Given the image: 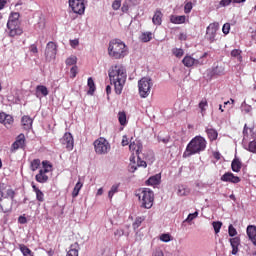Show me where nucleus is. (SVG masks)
<instances>
[{
  "label": "nucleus",
  "mask_w": 256,
  "mask_h": 256,
  "mask_svg": "<svg viewBox=\"0 0 256 256\" xmlns=\"http://www.w3.org/2000/svg\"><path fill=\"white\" fill-rule=\"evenodd\" d=\"M108 77L110 79V84L114 85L116 95H121L125 83H127V69H125V66L122 64L112 66L108 71Z\"/></svg>",
  "instance_id": "1"
},
{
  "label": "nucleus",
  "mask_w": 256,
  "mask_h": 256,
  "mask_svg": "<svg viewBox=\"0 0 256 256\" xmlns=\"http://www.w3.org/2000/svg\"><path fill=\"white\" fill-rule=\"evenodd\" d=\"M205 149H207V140L203 136H196L186 146L183 157L186 159L192 155H199L203 153Z\"/></svg>",
  "instance_id": "2"
},
{
  "label": "nucleus",
  "mask_w": 256,
  "mask_h": 256,
  "mask_svg": "<svg viewBox=\"0 0 256 256\" xmlns=\"http://www.w3.org/2000/svg\"><path fill=\"white\" fill-rule=\"evenodd\" d=\"M108 55L114 59H123L127 55V45L119 39L110 41Z\"/></svg>",
  "instance_id": "3"
},
{
  "label": "nucleus",
  "mask_w": 256,
  "mask_h": 256,
  "mask_svg": "<svg viewBox=\"0 0 256 256\" xmlns=\"http://www.w3.org/2000/svg\"><path fill=\"white\" fill-rule=\"evenodd\" d=\"M137 197L139 202L141 203V207L144 209H151L153 207V201H155V194L148 188L141 190Z\"/></svg>",
  "instance_id": "4"
},
{
  "label": "nucleus",
  "mask_w": 256,
  "mask_h": 256,
  "mask_svg": "<svg viewBox=\"0 0 256 256\" xmlns=\"http://www.w3.org/2000/svg\"><path fill=\"white\" fill-rule=\"evenodd\" d=\"M153 87V80L151 78L143 77L138 81V91L142 99H147L151 95V88Z\"/></svg>",
  "instance_id": "5"
},
{
  "label": "nucleus",
  "mask_w": 256,
  "mask_h": 256,
  "mask_svg": "<svg viewBox=\"0 0 256 256\" xmlns=\"http://www.w3.org/2000/svg\"><path fill=\"white\" fill-rule=\"evenodd\" d=\"M94 149L97 155H107L111 151V144L107 139L100 137L94 141Z\"/></svg>",
  "instance_id": "6"
},
{
  "label": "nucleus",
  "mask_w": 256,
  "mask_h": 256,
  "mask_svg": "<svg viewBox=\"0 0 256 256\" xmlns=\"http://www.w3.org/2000/svg\"><path fill=\"white\" fill-rule=\"evenodd\" d=\"M7 29L9 37H19L23 35V28H21V23L19 21L10 20L7 22Z\"/></svg>",
  "instance_id": "7"
},
{
  "label": "nucleus",
  "mask_w": 256,
  "mask_h": 256,
  "mask_svg": "<svg viewBox=\"0 0 256 256\" xmlns=\"http://www.w3.org/2000/svg\"><path fill=\"white\" fill-rule=\"evenodd\" d=\"M68 3L70 9L76 15H83L85 13V3H87V0H69Z\"/></svg>",
  "instance_id": "8"
},
{
  "label": "nucleus",
  "mask_w": 256,
  "mask_h": 256,
  "mask_svg": "<svg viewBox=\"0 0 256 256\" xmlns=\"http://www.w3.org/2000/svg\"><path fill=\"white\" fill-rule=\"evenodd\" d=\"M60 143L65 147L67 151H73V148L75 147V140L73 139V134L66 132L60 139Z\"/></svg>",
  "instance_id": "9"
},
{
  "label": "nucleus",
  "mask_w": 256,
  "mask_h": 256,
  "mask_svg": "<svg viewBox=\"0 0 256 256\" xmlns=\"http://www.w3.org/2000/svg\"><path fill=\"white\" fill-rule=\"evenodd\" d=\"M217 31H219V23L214 22L209 24L206 29V37L210 43L215 42V37H217Z\"/></svg>",
  "instance_id": "10"
},
{
  "label": "nucleus",
  "mask_w": 256,
  "mask_h": 256,
  "mask_svg": "<svg viewBox=\"0 0 256 256\" xmlns=\"http://www.w3.org/2000/svg\"><path fill=\"white\" fill-rule=\"evenodd\" d=\"M57 55V44L55 42L50 41L46 45L45 49V57L47 61H51V59H55Z\"/></svg>",
  "instance_id": "11"
},
{
  "label": "nucleus",
  "mask_w": 256,
  "mask_h": 256,
  "mask_svg": "<svg viewBox=\"0 0 256 256\" xmlns=\"http://www.w3.org/2000/svg\"><path fill=\"white\" fill-rule=\"evenodd\" d=\"M5 184H1L0 185V201H3V197L4 199H11V201H14L15 199V190L14 189H7L6 190V195H5Z\"/></svg>",
  "instance_id": "12"
},
{
  "label": "nucleus",
  "mask_w": 256,
  "mask_h": 256,
  "mask_svg": "<svg viewBox=\"0 0 256 256\" xmlns=\"http://www.w3.org/2000/svg\"><path fill=\"white\" fill-rule=\"evenodd\" d=\"M17 149H25V134H20L17 136L15 142L11 146L12 153L17 151Z\"/></svg>",
  "instance_id": "13"
},
{
  "label": "nucleus",
  "mask_w": 256,
  "mask_h": 256,
  "mask_svg": "<svg viewBox=\"0 0 256 256\" xmlns=\"http://www.w3.org/2000/svg\"><path fill=\"white\" fill-rule=\"evenodd\" d=\"M220 180L224 183H241V178L239 176H235V174L231 172H226L224 175L221 176Z\"/></svg>",
  "instance_id": "14"
},
{
  "label": "nucleus",
  "mask_w": 256,
  "mask_h": 256,
  "mask_svg": "<svg viewBox=\"0 0 256 256\" xmlns=\"http://www.w3.org/2000/svg\"><path fill=\"white\" fill-rule=\"evenodd\" d=\"M129 150L131 151L132 155H141L143 151V144L139 140L130 142Z\"/></svg>",
  "instance_id": "15"
},
{
  "label": "nucleus",
  "mask_w": 256,
  "mask_h": 256,
  "mask_svg": "<svg viewBox=\"0 0 256 256\" xmlns=\"http://www.w3.org/2000/svg\"><path fill=\"white\" fill-rule=\"evenodd\" d=\"M13 122V116L6 114L5 112H0V123H2V125L9 128L11 125H13Z\"/></svg>",
  "instance_id": "16"
},
{
  "label": "nucleus",
  "mask_w": 256,
  "mask_h": 256,
  "mask_svg": "<svg viewBox=\"0 0 256 256\" xmlns=\"http://www.w3.org/2000/svg\"><path fill=\"white\" fill-rule=\"evenodd\" d=\"M182 63L184 65V67H193V65H201V63L199 62V60L189 56V55H186L183 60H182Z\"/></svg>",
  "instance_id": "17"
},
{
  "label": "nucleus",
  "mask_w": 256,
  "mask_h": 256,
  "mask_svg": "<svg viewBox=\"0 0 256 256\" xmlns=\"http://www.w3.org/2000/svg\"><path fill=\"white\" fill-rule=\"evenodd\" d=\"M230 245L232 247V255L239 253V246L241 245V238L234 237L230 239Z\"/></svg>",
  "instance_id": "18"
},
{
  "label": "nucleus",
  "mask_w": 256,
  "mask_h": 256,
  "mask_svg": "<svg viewBox=\"0 0 256 256\" xmlns=\"http://www.w3.org/2000/svg\"><path fill=\"white\" fill-rule=\"evenodd\" d=\"M205 133L207 134L210 143H213V141H217V137H219V132H217V130H215L214 128L206 127Z\"/></svg>",
  "instance_id": "19"
},
{
  "label": "nucleus",
  "mask_w": 256,
  "mask_h": 256,
  "mask_svg": "<svg viewBox=\"0 0 256 256\" xmlns=\"http://www.w3.org/2000/svg\"><path fill=\"white\" fill-rule=\"evenodd\" d=\"M246 233L253 245H256V226L249 225L246 229Z\"/></svg>",
  "instance_id": "20"
},
{
  "label": "nucleus",
  "mask_w": 256,
  "mask_h": 256,
  "mask_svg": "<svg viewBox=\"0 0 256 256\" xmlns=\"http://www.w3.org/2000/svg\"><path fill=\"white\" fill-rule=\"evenodd\" d=\"M21 124L23 129L29 131V129H32L33 127V119L29 116H23L21 119Z\"/></svg>",
  "instance_id": "21"
},
{
  "label": "nucleus",
  "mask_w": 256,
  "mask_h": 256,
  "mask_svg": "<svg viewBox=\"0 0 256 256\" xmlns=\"http://www.w3.org/2000/svg\"><path fill=\"white\" fill-rule=\"evenodd\" d=\"M38 183H47L49 176H47V170H39V173L35 176Z\"/></svg>",
  "instance_id": "22"
},
{
  "label": "nucleus",
  "mask_w": 256,
  "mask_h": 256,
  "mask_svg": "<svg viewBox=\"0 0 256 256\" xmlns=\"http://www.w3.org/2000/svg\"><path fill=\"white\" fill-rule=\"evenodd\" d=\"M152 23L154 25H161V23H163V13L161 10H156L152 18Z\"/></svg>",
  "instance_id": "23"
},
{
  "label": "nucleus",
  "mask_w": 256,
  "mask_h": 256,
  "mask_svg": "<svg viewBox=\"0 0 256 256\" xmlns=\"http://www.w3.org/2000/svg\"><path fill=\"white\" fill-rule=\"evenodd\" d=\"M32 189L34 193H36L37 201L43 203V201H45V194L43 193V191H41L37 186H35V184L32 185Z\"/></svg>",
  "instance_id": "24"
},
{
  "label": "nucleus",
  "mask_w": 256,
  "mask_h": 256,
  "mask_svg": "<svg viewBox=\"0 0 256 256\" xmlns=\"http://www.w3.org/2000/svg\"><path fill=\"white\" fill-rule=\"evenodd\" d=\"M241 167H243L241 160H239V158H235L231 163L232 171H234V173H239V171H241Z\"/></svg>",
  "instance_id": "25"
},
{
  "label": "nucleus",
  "mask_w": 256,
  "mask_h": 256,
  "mask_svg": "<svg viewBox=\"0 0 256 256\" xmlns=\"http://www.w3.org/2000/svg\"><path fill=\"white\" fill-rule=\"evenodd\" d=\"M67 256H79V244H72L67 252Z\"/></svg>",
  "instance_id": "26"
},
{
  "label": "nucleus",
  "mask_w": 256,
  "mask_h": 256,
  "mask_svg": "<svg viewBox=\"0 0 256 256\" xmlns=\"http://www.w3.org/2000/svg\"><path fill=\"white\" fill-rule=\"evenodd\" d=\"M198 107L200 109V113L202 115H205L206 111H207V107H209V102H207V98H203L199 104Z\"/></svg>",
  "instance_id": "27"
},
{
  "label": "nucleus",
  "mask_w": 256,
  "mask_h": 256,
  "mask_svg": "<svg viewBox=\"0 0 256 256\" xmlns=\"http://www.w3.org/2000/svg\"><path fill=\"white\" fill-rule=\"evenodd\" d=\"M185 16H176V15H172L170 17V21L174 24V25H181L182 23H185Z\"/></svg>",
  "instance_id": "28"
},
{
  "label": "nucleus",
  "mask_w": 256,
  "mask_h": 256,
  "mask_svg": "<svg viewBox=\"0 0 256 256\" xmlns=\"http://www.w3.org/2000/svg\"><path fill=\"white\" fill-rule=\"evenodd\" d=\"M160 181H161V176L160 175H154V176H151L146 181V184L147 185H159Z\"/></svg>",
  "instance_id": "29"
},
{
  "label": "nucleus",
  "mask_w": 256,
  "mask_h": 256,
  "mask_svg": "<svg viewBox=\"0 0 256 256\" xmlns=\"http://www.w3.org/2000/svg\"><path fill=\"white\" fill-rule=\"evenodd\" d=\"M87 85H88V87H89L88 95H93V93H95V90H96L97 88L95 87V81L93 80L92 77H89V78H88Z\"/></svg>",
  "instance_id": "30"
},
{
  "label": "nucleus",
  "mask_w": 256,
  "mask_h": 256,
  "mask_svg": "<svg viewBox=\"0 0 256 256\" xmlns=\"http://www.w3.org/2000/svg\"><path fill=\"white\" fill-rule=\"evenodd\" d=\"M19 249L24 256H34L33 251H31V249L24 244H20Z\"/></svg>",
  "instance_id": "31"
},
{
  "label": "nucleus",
  "mask_w": 256,
  "mask_h": 256,
  "mask_svg": "<svg viewBox=\"0 0 256 256\" xmlns=\"http://www.w3.org/2000/svg\"><path fill=\"white\" fill-rule=\"evenodd\" d=\"M13 209V202H7V207L4 204H0V213H11Z\"/></svg>",
  "instance_id": "32"
},
{
  "label": "nucleus",
  "mask_w": 256,
  "mask_h": 256,
  "mask_svg": "<svg viewBox=\"0 0 256 256\" xmlns=\"http://www.w3.org/2000/svg\"><path fill=\"white\" fill-rule=\"evenodd\" d=\"M242 51L239 49H234L231 51V57H234L235 59H237V61H239V63H241V61H243V56H241Z\"/></svg>",
  "instance_id": "33"
},
{
  "label": "nucleus",
  "mask_w": 256,
  "mask_h": 256,
  "mask_svg": "<svg viewBox=\"0 0 256 256\" xmlns=\"http://www.w3.org/2000/svg\"><path fill=\"white\" fill-rule=\"evenodd\" d=\"M83 187V183H81V181H78L72 191V197L75 198L79 195V192L81 191Z\"/></svg>",
  "instance_id": "34"
},
{
  "label": "nucleus",
  "mask_w": 256,
  "mask_h": 256,
  "mask_svg": "<svg viewBox=\"0 0 256 256\" xmlns=\"http://www.w3.org/2000/svg\"><path fill=\"white\" fill-rule=\"evenodd\" d=\"M118 121L120 125H127V114L125 113V111L118 113Z\"/></svg>",
  "instance_id": "35"
},
{
  "label": "nucleus",
  "mask_w": 256,
  "mask_h": 256,
  "mask_svg": "<svg viewBox=\"0 0 256 256\" xmlns=\"http://www.w3.org/2000/svg\"><path fill=\"white\" fill-rule=\"evenodd\" d=\"M42 167H43V169H41V170L46 171V173L53 171V165H51L50 161L44 160L42 162Z\"/></svg>",
  "instance_id": "36"
},
{
  "label": "nucleus",
  "mask_w": 256,
  "mask_h": 256,
  "mask_svg": "<svg viewBox=\"0 0 256 256\" xmlns=\"http://www.w3.org/2000/svg\"><path fill=\"white\" fill-rule=\"evenodd\" d=\"M143 221H145V217H143V216L136 217L135 221L132 224L133 229H139V227H141V223H143Z\"/></svg>",
  "instance_id": "37"
},
{
  "label": "nucleus",
  "mask_w": 256,
  "mask_h": 256,
  "mask_svg": "<svg viewBox=\"0 0 256 256\" xmlns=\"http://www.w3.org/2000/svg\"><path fill=\"white\" fill-rule=\"evenodd\" d=\"M36 91L38 93H41L44 97H47L49 95V90L47 89V86L39 85L36 87Z\"/></svg>",
  "instance_id": "38"
},
{
  "label": "nucleus",
  "mask_w": 256,
  "mask_h": 256,
  "mask_svg": "<svg viewBox=\"0 0 256 256\" xmlns=\"http://www.w3.org/2000/svg\"><path fill=\"white\" fill-rule=\"evenodd\" d=\"M39 167H41V160H39V159L32 160V162L30 164L31 171H37V169H39Z\"/></svg>",
  "instance_id": "39"
},
{
  "label": "nucleus",
  "mask_w": 256,
  "mask_h": 256,
  "mask_svg": "<svg viewBox=\"0 0 256 256\" xmlns=\"http://www.w3.org/2000/svg\"><path fill=\"white\" fill-rule=\"evenodd\" d=\"M151 39H153V34L150 32L142 33L141 41H143V43H149Z\"/></svg>",
  "instance_id": "40"
},
{
  "label": "nucleus",
  "mask_w": 256,
  "mask_h": 256,
  "mask_svg": "<svg viewBox=\"0 0 256 256\" xmlns=\"http://www.w3.org/2000/svg\"><path fill=\"white\" fill-rule=\"evenodd\" d=\"M212 227L217 235L221 231V227H223V223L220 221H216L212 223Z\"/></svg>",
  "instance_id": "41"
},
{
  "label": "nucleus",
  "mask_w": 256,
  "mask_h": 256,
  "mask_svg": "<svg viewBox=\"0 0 256 256\" xmlns=\"http://www.w3.org/2000/svg\"><path fill=\"white\" fill-rule=\"evenodd\" d=\"M118 191H119V185L117 184L113 185L110 191L108 192L109 199H113V195H115V193H118Z\"/></svg>",
  "instance_id": "42"
},
{
  "label": "nucleus",
  "mask_w": 256,
  "mask_h": 256,
  "mask_svg": "<svg viewBox=\"0 0 256 256\" xmlns=\"http://www.w3.org/2000/svg\"><path fill=\"white\" fill-rule=\"evenodd\" d=\"M137 167H147V162L143 160V157H141V154L137 155Z\"/></svg>",
  "instance_id": "43"
},
{
  "label": "nucleus",
  "mask_w": 256,
  "mask_h": 256,
  "mask_svg": "<svg viewBox=\"0 0 256 256\" xmlns=\"http://www.w3.org/2000/svg\"><path fill=\"white\" fill-rule=\"evenodd\" d=\"M172 53L173 55H175V57H178V59H181V57L184 55L185 52L181 48H174L172 50Z\"/></svg>",
  "instance_id": "44"
},
{
  "label": "nucleus",
  "mask_w": 256,
  "mask_h": 256,
  "mask_svg": "<svg viewBox=\"0 0 256 256\" xmlns=\"http://www.w3.org/2000/svg\"><path fill=\"white\" fill-rule=\"evenodd\" d=\"M66 65L68 66L77 65V56H70L69 58H67Z\"/></svg>",
  "instance_id": "45"
},
{
  "label": "nucleus",
  "mask_w": 256,
  "mask_h": 256,
  "mask_svg": "<svg viewBox=\"0 0 256 256\" xmlns=\"http://www.w3.org/2000/svg\"><path fill=\"white\" fill-rule=\"evenodd\" d=\"M228 235L230 237H235V235H237V229H235V227H233L232 224L228 226Z\"/></svg>",
  "instance_id": "46"
},
{
  "label": "nucleus",
  "mask_w": 256,
  "mask_h": 256,
  "mask_svg": "<svg viewBox=\"0 0 256 256\" xmlns=\"http://www.w3.org/2000/svg\"><path fill=\"white\" fill-rule=\"evenodd\" d=\"M248 151H250V153H256V140H253L249 143Z\"/></svg>",
  "instance_id": "47"
},
{
  "label": "nucleus",
  "mask_w": 256,
  "mask_h": 256,
  "mask_svg": "<svg viewBox=\"0 0 256 256\" xmlns=\"http://www.w3.org/2000/svg\"><path fill=\"white\" fill-rule=\"evenodd\" d=\"M160 241H163V243H169V241H171V234H162L160 236Z\"/></svg>",
  "instance_id": "48"
},
{
  "label": "nucleus",
  "mask_w": 256,
  "mask_h": 256,
  "mask_svg": "<svg viewBox=\"0 0 256 256\" xmlns=\"http://www.w3.org/2000/svg\"><path fill=\"white\" fill-rule=\"evenodd\" d=\"M19 12H12L11 15L9 16L8 21H19Z\"/></svg>",
  "instance_id": "49"
},
{
  "label": "nucleus",
  "mask_w": 256,
  "mask_h": 256,
  "mask_svg": "<svg viewBox=\"0 0 256 256\" xmlns=\"http://www.w3.org/2000/svg\"><path fill=\"white\" fill-rule=\"evenodd\" d=\"M112 9L114 11H119V9H121V0H115L113 3H112Z\"/></svg>",
  "instance_id": "50"
},
{
  "label": "nucleus",
  "mask_w": 256,
  "mask_h": 256,
  "mask_svg": "<svg viewBox=\"0 0 256 256\" xmlns=\"http://www.w3.org/2000/svg\"><path fill=\"white\" fill-rule=\"evenodd\" d=\"M79 71V68L77 67V65H74L71 69H70V73H71V78L75 79V77H77V73Z\"/></svg>",
  "instance_id": "51"
},
{
  "label": "nucleus",
  "mask_w": 256,
  "mask_h": 256,
  "mask_svg": "<svg viewBox=\"0 0 256 256\" xmlns=\"http://www.w3.org/2000/svg\"><path fill=\"white\" fill-rule=\"evenodd\" d=\"M177 193H178V195H179L180 197H183V196L187 195V193H189V192L187 191V189H185V187L179 186Z\"/></svg>",
  "instance_id": "52"
},
{
  "label": "nucleus",
  "mask_w": 256,
  "mask_h": 256,
  "mask_svg": "<svg viewBox=\"0 0 256 256\" xmlns=\"http://www.w3.org/2000/svg\"><path fill=\"white\" fill-rule=\"evenodd\" d=\"M229 31H231V24H224L222 27V32L224 33V35H229Z\"/></svg>",
  "instance_id": "53"
},
{
  "label": "nucleus",
  "mask_w": 256,
  "mask_h": 256,
  "mask_svg": "<svg viewBox=\"0 0 256 256\" xmlns=\"http://www.w3.org/2000/svg\"><path fill=\"white\" fill-rule=\"evenodd\" d=\"M193 9V3L187 2L184 6V13L188 14Z\"/></svg>",
  "instance_id": "54"
},
{
  "label": "nucleus",
  "mask_w": 256,
  "mask_h": 256,
  "mask_svg": "<svg viewBox=\"0 0 256 256\" xmlns=\"http://www.w3.org/2000/svg\"><path fill=\"white\" fill-rule=\"evenodd\" d=\"M233 3V0H221L220 1V6L221 7H227V6H229L230 4H232Z\"/></svg>",
  "instance_id": "55"
},
{
  "label": "nucleus",
  "mask_w": 256,
  "mask_h": 256,
  "mask_svg": "<svg viewBox=\"0 0 256 256\" xmlns=\"http://www.w3.org/2000/svg\"><path fill=\"white\" fill-rule=\"evenodd\" d=\"M115 237H123V235H125V231L123 229H117L114 232Z\"/></svg>",
  "instance_id": "56"
},
{
  "label": "nucleus",
  "mask_w": 256,
  "mask_h": 256,
  "mask_svg": "<svg viewBox=\"0 0 256 256\" xmlns=\"http://www.w3.org/2000/svg\"><path fill=\"white\" fill-rule=\"evenodd\" d=\"M197 215H199L198 212H194L192 214H189L186 221H193V219H196Z\"/></svg>",
  "instance_id": "57"
},
{
  "label": "nucleus",
  "mask_w": 256,
  "mask_h": 256,
  "mask_svg": "<svg viewBox=\"0 0 256 256\" xmlns=\"http://www.w3.org/2000/svg\"><path fill=\"white\" fill-rule=\"evenodd\" d=\"M129 145V138L127 136L122 137V147H127Z\"/></svg>",
  "instance_id": "58"
},
{
  "label": "nucleus",
  "mask_w": 256,
  "mask_h": 256,
  "mask_svg": "<svg viewBox=\"0 0 256 256\" xmlns=\"http://www.w3.org/2000/svg\"><path fill=\"white\" fill-rule=\"evenodd\" d=\"M248 131L251 132V131H253V129H250L249 127H247V124H245L244 130H243V135H244L245 137H247V135H249Z\"/></svg>",
  "instance_id": "59"
},
{
  "label": "nucleus",
  "mask_w": 256,
  "mask_h": 256,
  "mask_svg": "<svg viewBox=\"0 0 256 256\" xmlns=\"http://www.w3.org/2000/svg\"><path fill=\"white\" fill-rule=\"evenodd\" d=\"M242 107H243L244 113H251V106L250 105L245 104Z\"/></svg>",
  "instance_id": "60"
},
{
  "label": "nucleus",
  "mask_w": 256,
  "mask_h": 256,
  "mask_svg": "<svg viewBox=\"0 0 256 256\" xmlns=\"http://www.w3.org/2000/svg\"><path fill=\"white\" fill-rule=\"evenodd\" d=\"M70 45L73 48L77 47V45H79V40H77V39L70 40Z\"/></svg>",
  "instance_id": "61"
},
{
  "label": "nucleus",
  "mask_w": 256,
  "mask_h": 256,
  "mask_svg": "<svg viewBox=\"0 0 256 256\" xmlns=\"http://www.w3.org/2000/svg\"><path fill=\"white\" fill-rule=\"evenodd\" d=\"M19 223H21L22 225H25V223H27V218L25 216H20L18 218Z\"/></svg>",
  "instance_id": "62"
},
{
  "label": "nucleus",
  "mask_w": 256,
  "mask_h": 256,
  "mask_svg": "<svg viewBox=\"0 0 256 256\" xmlns=\"http://www.w3.org/2000/svg\"><path fill=\"white\" fill-rule=\"evenodd\" d=\"M152 256H165V254H163V250H156Z\"/></svg>",
  "instance_id": "63"
},
{
  "label": "nucleus",
  "mask_w": 256,
  "mask_h": 256,
  "mask_svg": "<svg viewBox=\"0 0 256 256\" xmlns=\"http://www.w3.org/2000/svg\"><path fill=\"white\" fill-rule=\"evenodd\" d=\"M30 51L31 53H39V50L37 49V46L36 45H32L30 47Z\"/></svg>",
  "instance_id": "64"
}]
</instances>
